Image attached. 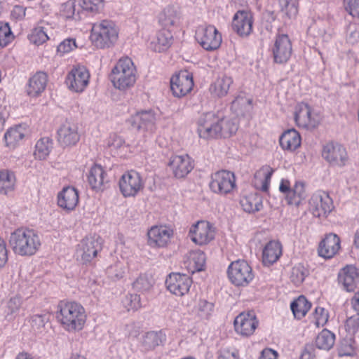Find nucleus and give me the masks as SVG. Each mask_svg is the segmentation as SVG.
<instances>
[{"label": "nucleus", "mask_w": 359, "mask_h": 359, "mask_svg": "<svg viewBox=\"0 0 359 359\" xmlns=\"http://www.w3.org/2000/svg\"><path fill=\"white\" fill-rule=\"evenodd\" d=\"M50 318V314L48 312L33 315L31 318L32 327L39 330L44 327L45 324L49 321Z\"/></svg>", "instance_id": "60"}, {"label": "nucleus", "mask_w": 359, "mask_h": 359, "mask_svg": "<svg viewBox=\"0 0 359 359\" xmlns=\"http://www.w3.org/2000/svg\"><path fill=\"white\" fill-rule=\"evenodd\" d=\"M334 342L335 334L324 329L317 335L315 344L318 348L328 351L333 347Z\"/></svg>", "instance_id": "42"}, {"label": "nucleus", "mask_w": 359, "mask_h": 359, "mask_svg": "<svg viewBox=\"0 0 359 359\" xmlns=\"http://www.w3.org/2000/svg\"><path fill=\"white\" fill-rule=\"evenodd\" d=\"M49 37L43 27H36L32 30L29 35V40L31 43L37 46L41 45L48 40Z\"/></svg>", "instance_id": "56"}, {"label": "nucleus", "mask_w": 359, "mask_h": 359, "mask_svg": "<svg viewBox=\"0 0 359 359\" xmlns=\"http://www.w3.org/2000/svg\"><path fill=\"white\" fill-rule=\"evenodd\" d=\"M89 79L88 69L83 66H79L74 67L68 74L66 83L70 90L81 93L87 87Z\"/></svg>", "instance_id": "21"}, {"label": "nucleus", "mask_w": 359, "mask_h": 359, "mask_svg": "<svg viewBox=\"0 0 359 359\" xmlns=\"http://www.w3.org/2000/svg\"><path fill=\"white\" fill-rule=\"evenodd\" d=\"M168 165L177 178L186 177L194 167V161L188 154L172 156Z\"/></svg>", "instance_id": "24"}, {"label": "nucleus", "mask_w": 359, "mask_h": 359, "mask_svg": "<svg viewBox=\"0 0 359 359\" xmlns=\"http://www.w3.org/2000/svg\"><path fill=\"white\" fill-rule=\"evenodd\" d=\"M53 140L48 137L40 138L35 144L34 156L36 159L44 160L53 149Z\"/></svg>", "instance_id": "40"}, {"label": "nucleus", "mask_w": 359, "mask_h": 359, "mask_svg": "<svg viewBox=\"0 0 359 359\" xmlns=\"http://www.w3.org/2000/svg\"><path fill=\"white\" fill-rule=\"evenodd\" d=\"M106 273L112 280H118L123 278L126 273V267L121 262H116L107 269Z\"/></svg>", "instance_id": "55"}, {"label": "nucleus", "mask_w": 359, "mask_h": 359, "mask_svg": "<svg viewBox=\"0 0 359 359\" xmlns=\"http://www.w3.org/2000/svg\"><path fill=\"white\" fill-rule=\"evenodd\" d=\"M79 191L73 187H64L57 195L58 205L67 211L75 209L79 203Z\"/></svg>", "instance_id": "29"}, {"label": "nucleus", "mask_w": 359, "mask_h": 359, "mask_svg": "<svg viewBox=\"0 0 359 359\" xmlns=\"http://www.w3.org/2000/svg\"><path fill=\"white\" fill-rule=\"evenodd\" d=\"M230 282L236 286H247L253 279L252 267L243 259L232 262L227 269Z\"/></svg>", "instance_id": "5"}, {"label": "nucleus", "mask_w": 359, "mask_h": 359, "mask_svg": "<svg viewBox=\"0 0 359 359\" xmlns=\"http://www.w3.org/2000/svg\"><path fill=\"white\" fill-rule=\"evenodd\" d=\"M273 61L276 64H285L292 53V42L287 34H278L269 47Z\"/></svg>", "instance_id": "9"}, {"label": "nucleus", "mask_w": 359, "mask_h": 359, "mask_svg": "<svg viewBox=\"0 0 359 359\" xmlns=\"http://www.w3.org/2000/svg\"><path fill=\"white\" fill-rule=\"evenodd\" d=\"M197 125L200 138L207 140L221 138L219 118L214 112L203 114L199 117Z\"/></svg>", "instance_id": "7"}, {"label": "nucleus", "mask_w": 359, "mask_h": 359, "mask_svg": "<svg viewBox=\"0 0 359 359\" xmlns=\"http://www.w3.org/2000/svg\"><path fill=\"white\" fill-rule=\"evenodd\" d=\"M358 346L353 335L349 334L342 338L337 346L339 357L353 356L356 354Z\"/></svg>", "instance_id": "39"}, {"label": "nucleus", "mask_w": 359, "mask_h": 359, "mask_svg": "<svg viewBox=\"0 0 359 359\" xmlns=\"http://www.w3.org/2000/svg\"><path fill=\"white\" fill-rule=\"evenodd\" d=\"M334 208L332 199L323 191H317L309 200V209L316 217H327Z\"/></svg>", "instance_id": "16"}, {"label": "nucleus", "mask_w": 359, "mask_h": 359, "mask_svg": "<svg viewBox=\"0 0 359 359\" xmlns=\"http://www.w3.org/2000/svg\"><path fill=\"white\" fill-rule=\"evenodd\" d=\"M8 244L15 255L32 256L39 250L41 240L34 229L19 228L11 233Z\"/></svg>", "instance_id": "2"}, {"label": "nucleus", "mask_w": 359, "mask_h": 359, "mask_svg": "<svg viewBox=\"0 0 359 359\" xmlns=\"http://www.w3.org/2000/svg\"><path fill=\"white\" fill-rule=\"evenodd\" d=\"M101 250L98 238L90 236L83 238L78 245L77 252L84 263L90 262Z\"/></svg>", "instance_id": "25"}, {"label": "nucleus", "mask_w": 359, "mask_h": 359, "mask_svg": "<svg viewBox=\"0 0 359 359\" xmlns=\"http://www.w3.org/2000/svg\"><path fill=\"white\" fill-rule=\"evenodd\" d=\"M281 11L289 18L296 16L298 13L297 0H279Z\"/></svg>", "instance_id": "54"}, {"label": "nucleus", "mask_w": 359, "mask_h": 359, "mask_svg": "<svg viewBox=\"0 0 359 359\" xmlns=\"http://www.w3.org/2000/svg\"><path fill=\"white\" fill-rule=\"evenodd\" d=\"M314 318L316 326L323 327L328 321V311L323 307L317 306L314 311Z\"/></svg>", "instance_id": "61"}, {"label": "nucleus", "mask_w": 359, "mask_h": 359, "mask_svg": "<svg viewBox=\"0 0 359 359\" xmlns=\"http://www.w3.org/2000/svg\"><path fill=\"white\" fill-rule=\"evenodd\" d=\"M346 330L349 334L353 335L359 331V313L349 317L346 321Z\"/></svg>", "instance_id": "62"}, {"label": "nucleus", "mask_w": 359, "mask_h": 359, "mask_svg": "<svg viewBox=\"0 0 359 359\" xmlns=\"http://www.w3.org/2000/svg\"><path fill=\"white\" fill-rule=\"evenodd\" d=\"M241 205L246 212L253 213L259 211L262 208L261 198L255 195H249L241 199Z\"/></svg>", "instance_id": "45"}, {"label": "nucleus", "mask_w": 359, "mask_h": 359, "mask_svg": "<svg viewBox=\"0 0 359 359\" xmlns=\"http://www.w3.org/2000/svg\"><path fill=\"white\" fill-rule=\"evenodd\" d=\"M252 99L244 94H239L232 101L231 109L237 116H245L252 110Z\"/></svg>", "instance_id": "36"}, {"label": "nucleus", "mask_w": 359, "mask_h": 359, "mask_svg": "<svg viewBox=\"0 0 359 359\" xmlns=\"http://www.w3.org/2000/svg\"><path fill=\"white\" fill-rule=\"evenodd\" d=\"M173 36L171 32L167 29H163L158 32L156 39L151 42L152 48L156 52L167 50L172 43Z\"/></svg>", "instance_id": "37"}, {"label": "nucleus", "mask_w": 359, "mask_h": 359, "mask_svg": "<svg viewBox=\"0 0 359 359\" xmlns=\"http://www.w3.org/2000/svg\"><path fill=\"white\" fill-rule=\"evenodd\" d=\"M82 11H86L96 13L104 6V0H82V5H81Z\"/></svg>", "instance_id": "58"}, {"label": "nucleus", "mask_w": 359, "mask_h": 359, "mask_svg": "<svg viewBox=\"0 0 359 359\" xmlns=\"http://www.w3.org/2000/svg\"><path fill=\"white\" fill-rule=\"evenodd\" d=\"M193 86V76L188 72H182L170 79V89L176 97H184L191 92Z\"/></svg>", "instance_id": "22"}, {"label": "nucleus", "mask_w": 359, "mask_h": 359, "mask_svg": "<svg viewBox=\"0 0 359 359\" xmlns=\"http://www.w3.org/2000/svg\"><path fill=\"white\" fill-rule=\"evenodd\" d=\"M279 191L285 195L287 204L299 206L306 198L304 182L296 181L292 187L290 180L281 179L279 184Z\"/></svg>", "instance_id": "10"}, {"label": "nucleus", "mask_w": 359, "mask_h": 359, "mask_svg": "<svg viewBox=\"0 0 359 359\" xmlns=\"http://www.w3.org/2000/svg\"><path fill=\"white\" fill-rule=\"evenodd\" d=\"M110 80L113 86L121 90L134 86L136 82V68L133 60L128 57L120 58L112 68Z\"/></svg>", "instance_id": "3"}, {"label": "nucleus", "mask_w": 359, "mask_h": 359, "mask_svg": "<svg viewBox=\"0 0 359 359\" xmlns=\"http://www.w3.org/2000/svg\"><path fill=\"white\" fill-rule=\"evenodd\" d=\"M188 236L196 245H205L215 238V230L210 222L199 221L190 227Z\"/></svg>", "instance_id": "13"}, {"label": "nucleus", "mask_w": 359, "mask_h": 359, "mask_svg": "<svg viewBox=\"0 0 359 359\" xmlns=\"http://www.w3.org/2000/svg\"><path fill=\"white\" fill-rule=\"evenodd\" d=\"M184 265L191 273L203 271L205 265V253L200 250L189 252L184 260Z\"/></svg>", "instance_id": "31"}, {"label": "nucleus", "mask_w": 359, "mask_h": 359, "mask_svg": "<svg viewBox=\"0 0 359 359\" xmlns=\"http://www.w3.org/2000/svg\"><path fill=\"white\" fill-rule=\"evenodd\" d=\"M144 182L139 172L131 170L125 172L119 180V190L124 197H133L144 188Z\"/></svg>", "instance_id": "11"}, {"label": "nucleus", "mask_w": 359, "mask_h": 359, "mask_svg": "<svg viewBox=\"0 0 359 359\" xmlns=\"http://www.w3.org/2000/svg\"><path fill=\"white\" fill-rule=\"evenodd\" d=\"M301 142L299 133L293 128L285 131L279 139L281 148L287 151H294L300 147Z\"/></svg>", "instance_id": "33"}, {"label": "nucleus", "mask_w": 359, "mask_h": 359, "mask_svg": "<svg viewBox=\"0 0 359 359\" xmlns=\"http://www.w3.org/2000/svg\"><path fill=\"white\" fill-rule=\"evenodd\" d=\"M219 128L222 129L221 137L227 138L236 133L238 126V124L231 119L219 118Z\"/></svg>", "instance_id": "50"}, {"label": "nucleus", "mask_w": 359, "mask_h": 359, "mask_svg": "<svg viewBox=\"0 0 359 359\" xmlns=\"http://www.w3.org/2000/svg\"><path fill=\"white\" fill-rule=\"evenodd\" d=\"M340 248V238L334 233H330L321 241L318 252L319 256L325 259L333 257Z\"/></svg>", "instance_id": "28"}, {"label": "nucleus", "mask_w": 359, "mask_h": 359, "mask_svg": "<svg viewBox=\"0 0 359 359\" xmlns=\"http://www.w3.org/2000/svg\"><path fill=\"white\" fill-rule=\"evenodd\" d=\"M157 116L152 109L137 111L130 119L131 126L137 130L154 134L156 129Z\"/></svg>", "instance_id": "14"}, {"label": "nucleus", "mask_w": 359, "mask_h": 359, "mask_svg": "<svg viewBox=\"0 0 359 359\" xmlns=\"http://www.w3.org/2000/svg\"><path fill=\"white\" fill-rule=\"evenodd\" d=\"M177 19V11L172 6H166L159 15V22L164 27L173 26Z\"/></svg>", "instance_id": "48"}, {"label": "nucleus", "mask_w": 359, "mask_h": 359, "mask_svg": "<svg viewBox=\"0 0 359 359\" xmlns=\"http://www.w3.org/2000/svg\"><path fill=\"white\" fill-rule=\"evenodd\" d=\"M210 190L215 194L226 196L236 188V177L233 172L222 170L211 175L209 183Z\"/></svg>", "instance_id": "6"}, {"label": "nucleus", "mask_w": 359, "mask_h": 359, "mask_svg": "<svg viewBox=\"0 0 359 359\" xmlns=\"http://www.w3.org/2000/svg\"><path fill=\"white\" fill-rule=\"evenodd\" d=\"M56 318L65 331L75 333L83 329L87 316L81 304L61 301L57 305Z\"/></svg>", "instance_id": "1"}, {"label": "nucleus", "mask_w": 359, "mask_h": 359, "mask_svg": "<svg viewBox=\"0 0 359 359\" xmlns=\"http://www.w3.org/2000/svg\"><path fill=\"white\" fill-rule=\"evenodd\" d=\"M80 140L78 125L70 121H65L57 130V140L62 147L76 145Z\"/></svg>", "instance_id": "18"}, {"label": "nucleus", "mask_w": 359, "mask_h": 359, "mask_svg": "<svg viewBox=\"0 0 359 359\" xmlns=\"http://www.w3.org/2000/svg\"><path fill=\"white\" fill-rule=\"evenodd\" d=\"M48 75L44 72H37L28 81L26 92L29 97L39 96L46 89Z\"/></svg>", "instance_id": "30"}, {"label": "nucleus", "mask_w": 359, "mask_h": 359, "mask_svg": "<svg viewBox=\"0 0 359 359\" xmlns=\"http://www.w3.org/2000/svg\"><path fill=\"white\" fill-rule=\"evenodd\" d=\"M118 36V29L114 22L105 20L93 24L90 39L97 48L104 49L114 46Z\"/></svg>", "instance_id": "4"}, {"label": "nucleus", "mask_w": 359, "mask_h": 359, "mask_svg": "<svg viewBox=\"0 0 359 359\" xmlns=\"http://www.w3.org/2000/svg\"><path fill=\"white\" fill-rule=\"evenodd\" d=\"M173 235V231L167 226H153L148 232V245L151 248H164L167 246Z\"/></svg>", "instance_id": "23"}, {"label": "nucleus", "mask_w": 359, "mask_h": 359, "mask_svg": "<svg viewBox=\"0 0 359 359\" xmlns=\"http://www.w3.org/2000/svg\"><path fill=\"white\" fill-rule=\"evenodd\" d=\"M77 48L76 39L74 38H67L63 40L57 46V51L60 55L68 53Z\"/></svg>", "instance_id": "59"}, {"label": "nucleus", "mask_w": 359, "mask_h": 359, "mask_svg": "<svg viewBox=\"0 0 359 359\" xmlns=\"http://www.w3.org/2000/svg\"><path fill=\"white\" fill-rule=\"evenodd\" d=\"M233 83V78L226 74L219 75L210 86L211 94L216 97H224L227 95L230 87Z\"/></svg>", "instance_id": "32"}, {"label": "nucleus", "mask_w": 359, "mask_h": 359, "mask_svg": "<svg viewBox=\"0 0 359 359\" xmlns=\"http://www.w3.org/2000/svg\"><path fill=\"white\" fill-rule=\"evenodd\" d=\"M308 275V269L303 264H299L292 269L290 280L295 285H299Z\"/></svg>", "instance_id": "51"}, {"label": "nucleus", "mask_w": 359, "mask_h": 359, "mask_svg": "<svg viewBox=\"0 0 359 359\" xmlns=\"http://www.w3.org/2000/svg\"><path fill=\"white\" fill-rule=\"evenodd\" d=\"M154 284V280L153 277L148 273H141L139 276L133 281V288L141 292H149Z\"/></svg>", "instance_id": "44"}, {"label": "nucleus", "mask_w": 359, "mask_h": 359, "mask_svg": "<svg viewBox=\"0 0 359 359\" xmlns=\"http://www.w3.org/2000/svg\"><path fill=\"white\" fill-rule=\"evenodd\" d=\"M253 22V15L250 11L240 10L233 15L232 29L239 36L248 37L252 32Z\"/></svg>", "instance_id": "20"}, {"label": "nucleus", "mask_w": 359, "mask_h": 359, "mask_svg": "<svg viewBox=\"0 0 359 359\" xmlns=\"http://www.w3.org/2000/svg\"><path fill=\"white\" fill-rule=\"evenodd\" d=\"M164 336L159 332H147L143 339L142 346L146 351H149L163 343Z\"/></svg>", "instance_id": "46"}, {"label": "nucleus", "mask_w": 359, "mask_h": 359, "mask_svg": "<svg viewBox=\"0 0 359 359\" xmlns=\"http://www.w3.org/2000/svg\"><path fill=\"white\" fill-rule=\"evenodd\" d=\"M311 307V302H309L303 295L299 296L290 304V309L294 315V317L299 320L302 319L306 316Z\"/></svg>", "instance_id": "41"}, {"label": "nucleus", "mask_w": 359, "mask_h": 359, "mask_svg": "<svg viewBox=\"0 0 359 359\" xmlns=\"http://www.w3.org/2000/svg\"><path fill=\"white\" fill-rule=\"evenodd\" d=\"M121 302L128 311H136L142 306L140 295L137 294H126Z\"/></svg>", "instance_id": "49"}, {"label": "nucleus", "mask_w": 359, "mask_h": 359, "mask_svg": "<svg viewBox=\"0 0 359 359\" xmlns=\"http://www.w3.org/2000/svg\"><path fill=\"white\" fill-rule=\"evenodd\" d=\"M282 255V246L278 241H271L264 247L262 262L265 266H271L278 261Z\"/></svg>", "instance_id": "34"}, {"label": "nucleus", "mask_w": 359, "mask_h": 359, "mask_svg": "<svg viewBox=\"0 0 359 359\" xmlns=\"http://www.w3.org/2000/svg\"><path fill=\"white\" fill-rule=\"evenodd\" d=\"M87 181L90 187L95 191H103L109 180L104 168L100 165L95 163L90 168L87 174Z\"/></svg>", "instance_id": "27"}, {"label": "nucleus", "mask_w": 359, "mask_h": 359, "mask_svg": "<svg viewBox=\"0 0 359 359\" xmlns=\"http://www.w3.org/2000/svg\"><path fill=\"white\" fill-rule=\"evenodd\" d=\"M27 132L25 126L18 125L8 129L4 134L6 145L11 148H15L24 138Z\"/></svg>", "instance_id": "38"}, {"label": "nucleus", "mask_w": 359, "mask_h": 359, "mask_svg": "<svg viewBox=\"0 0 359 359\" xmlns=\"http://www.w3.org/2000/svg\"><path fill=\"white\" fill-rule=\"evenodd\" d=\"M273 170L272 169L268 170L266 172H263V177L258 181V177L261 175V172L257 173L255 176V187L257 189H259L264 192H267L269 189L271 179L273 175Z\"/></svg>", "instance_id": "53"}, {"label": "nucleus", "mask_w": 359, "mask_h": 359, "mask_svg": "<svg viewBox=\"0 0 359 359\" xmlns=\"http://www.w3.org/2000/svg\"><path fill=\"white\" fill-rule=\"evenodd\" d=\"M21 306V299L18 297H12L7 302L5 313L8 320H13L18 313Z\"/></svg>", "instance_id": "52"}, {"label": "nucleus", "mask_w": 359, "mask_h": 359, "mask_svg": "<svg viewBox=\"0 0 359 359\" xmlns=\"http://www.w3.org/2000/svg\"><path fill=\"white\" fill-rule=\"evenodd\" d=\"M344 6L353 17H359V0H344Z\"/></svg>", "instance_id": "63"}, {"label": "nucleus", "mask_w": 359, "mask_h": 359, "mask_svg": "<svg viewBox=\"0 0 359 359\" xmlns=\"http://www.w3.org/2000/svg\"><path fill=\"white\" fill-rule=\"evenodd\" d=\"M196 40L207 51L218 49L222 42L221 33L214 25L200 26L196 32Z\"/></svg>", "instance_id": "8"}, {"label": "nucleus", "mask_w": 359, "mask_h": 359, "mask_svg": "<svg viewBox=\"0 0 359 359\" xmlns=\"http://www.w3.org/2000/svg\"><path fill=\"white\" fill-rule=\"evenodd\" d=\"M13 37L9 24L0 22V46H6L12 41Z\"/></svg>", "instance_id": "57"}, {"label": "nucleus", "mask_w": 359, "mask_h": 359, "mask_svg": "<svg viewBox=\"0 0 359 359\" xmlns=\"http://www.w3.org/2000/svg\"><path fill=\"white\" fill-rule=\"evenodd\" d=\"M294 118L298 127L307 130H313L320 123L318 115L308 104L304 102L295 107Z\"/></svg>", "instance_id": "12"}, {"label": "nucleus", "mask_w": 359, "mask_h": 359, "mask_svg": "<svg viewBox=\"0 0 359 359\" xmlns=\"http://www.w3.org/2000/svg\"><path fill=\"white\" fill-rule=\"evenodd\" d=\"M323 158L331 165L343 167L348 161L346 148L337 142H328L323 146Z\"/></svg>", "instance_id": "15"}, {"label": "nucleus", "mask_w": 359, "mask_h": 359, "mask_svg": "<svg viewBox=\"0 0 359 359\" xmlns=\"http://www.w3.org/2000/svg\"><path fill=\"white\" fill-rule=\"evenodd\" d=\"M349 32L347 41L351 44L357 43L359 41V26L355 25L351 26Z\"/></svg>", "instance_id": "64"}, {"label": "nucleus", "mask_w": 359, "mask_h": 359, "mask_svg": "<svg viewBox=\"0 0 359 359\" xmlns=\"http://www.w3.org/2000/svg\"><path fill=\"white\" fill-rule=\"evenodd\" d=\"M15 176L8 170H0V194H7L14 189Z\"/></svg>", "instance_id": "43"}, {"label": "nucleus", "mask_w": 359, "mask_h": 359, "mask_svg": "<svg viewBox=\"0 0 359 359\" xmlns=\"http://www.w3.org/2000/svg\"><path fill=\"white\" fill-rule=\"evenodd\" d=\"M338 282L346 291H353L359 282L358 269L353 265H346L339 271Z\"/></svg>", "instance_id": "26"}, {"label": "nucleus", "mask_w": 359, "mask_h": 359, "mask_svg": "<svg viewBox=\"0 0 359 359\" xmlns=\"http://www.w3.org/2000/svg\"><path fill=\"white\" fill-rule=\"evenodd\" d=\"M214 304L205 299H199L195 306L196 315L201 319H209L214 312Z\"/></svg>", "instance_id": "47"}, {"label": "nucleus", "mask_w": 359, "mask_h": 359, "mask_svg": "<svg viewBox=\"0 0 359 359\" xmlns=\"http://www.w3.org/2000/svg\"><path fill=\"white\" fill-rule=\"evenodd\" d=\"M192 283L191 278L188 275L171 273L165 280V286L171 294L176 297H183L189 292Z\"/></svg>", "instance_id": "17"}, {"label": "nucleus", "mask_w": 359, "mask_h": 359, "mask_svg": "<svg viewBox=\"0 0 359 359\" xmlns=\"http://www.w3.org/2000/svg\"><path fill=\"white\" fill-rule=\"evenodd\" d=\"M82 9L76 0H69L60 5V15L66 20L81 19Z\"/></svg>", "instance_id": "35"}, {"label": "nucleus", "mask_w": 359, "mask_h": 359, "mask_svg": "<svg viewBox=\"0 0 359 359\" xmlns=\"http://www.w3.org/2000/svg\"><path fill=\"white\" fill-rule=\"evenodd\" d=\"M233 324L237 334L243 337H249L255 332L259 325V321L253 311H248L238 315Z\"/></svg>", "instance_id": "19"}]
</instances>
